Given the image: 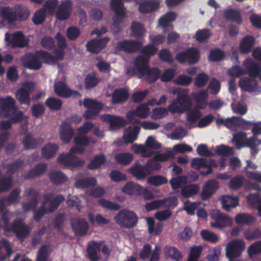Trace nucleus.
Segmentation results:
<instances>
[{"label":"nucleus","mask_w":261,"mask_h":261,"mask_svg":"<svg viewBox=\"0 0 261 261\" xmlns=\"http://www.w3.org/2000/svg\"><path fill=\"white\" fill-rule=\"evenodd\" d=\"M216 123L217 126L223 125L229 129L239 128L246 130L251 128L252 133L253 134L252 136H255V139L259 141L255 142V146L257 148L261 145V140L258 139L256 136L261 133V126L259 125L260 122L248 121L241 116H232L226 119L217 118L216 120Z\"/></svg>","instance_id":"nucleus-1"},{"label":"nucleus","mask_w":261,"mask_h":261,"mask_svg":"<svg viewBox=\"0 0 261 261\" xmlns=\"http://www.w3.org/2000/svg\"><path fill=\"white\" fill-rule=\"evenodd\" d=\"M173 94H176L177 97L173 100L168 106L169 111L172 114L181 113L185 110H189L192 106L191 98L187 92L179 88H177L173 91Z\"/></svg>","instance_id":"nucleus-2"},{"label":"nucleus","mask_w":261,"mask_h":261,"mask_svg":"<svg viewBox=\"0 0 261 261\" xmlns=\"http://www.w3.org/2000/svg\"><path fill=\"white\" fill-rule=\"evenodd\" d=\"M232 141L238 149L244 147H249L251 156H255L260 149L255 146V142H259L255 139V136L247 138V134L244 132L240 131L234 134Z\"/></svg>","instance_id":"nucleus-3"},{"label":"nucleus","mask_w":261,"mask_h":261,"mask_svg":"<svg viewBox=\"0 0 261 261\" xmlns=\"http://www.w3.org/2000/svg\"><path fill=\"white\" fill-rule=\"evenodd\" d=\"M114 219L119 225L125 228L134 227L138 222L137 215L134 211L125 208L120 210Z\"/></svg>","instance_id":"nucleus-4"},{"label":"nucleus","mask_w":261,"mask_h":261,"mask_svg":"<svg viewBox=\"0 0 261 261\" xmlns=\"http://www.w3.org/2000/svg\"><path fill=\"white\" fill-rule=\"evenodd\" d=\"M110 5L112 9L115 13V17L113 18V27L114 32L119 33L121 31L120 24L125 18V8L122 0H111Z\"/></svg>","instance_id":"nucleus-5"},{"label":"nucleus","mask_w":261,"mask_h":261,"mask_svg":"<svg viewBox=\"0 0 261 261\" xmlns=\"http://www.w3.org/2000/svg\"><path fill=\"white\" fill-rule=\"evenodd\" d=\"M199 59L200 53L195 47H190L186 51L179 52L175 56V60L181 64L185 63L189 65L195 64Z\"/></svg>","instance_id":"nucleus-6"},{"label":"nucleus","mask_w":261,"mask_h":261,"mask_svg":"<svg viewBox=\"0 0 261 261\" xmlns=\"http://www.w3.org/2000/svg\"><path fill=\"white\" fill-rule=\"evenodd\" d=\"M22 66L27 69L37 70L42 67L38 51L35 53H27L21 58Z\"/></svg>","instance_id":"nucleus-7"},{"label":"nucleus","mask_w":261,"mask_h":261,"mask_svg":"<svg viewBox=\"0 0 261 261\" xmlns=\"http://www.w3.org/2000/svg\"><path fill=\"white\" fill-rule=\"evenodd\" d=\"M5 40L13 48H23L28 44V39L21 31L14 33L11 35H9L8 33H6Z\"/></svg>","instance_id":"nucleus-8"},{"label":"nucleus","mask_w":261,"mask_h":261,"mask_svg":"<svg viewBox=\"0 0 261 261\" xmlns=\"http://www.w3.org/2000/svg\"><path fill=\"white\" fill-rule=\"evenodd\" d=\"M57 161L62 165L70 168L81 167L85 164L84 160H81L79 157L69 153L60 154Z\"/></svg>","instance_id":"nucleus-9"},{"label":"nucleus","mask_w":261,"mask_h":261,"mask_svg":"<svg viewBox=\"0 0 261 261\" xmlns=\"http://www.w3.org/2000/svg\"><path fill=\"white\" fill-rule=\"evenodd\" d=\"M53 194L52 193L44 194L43 196L42 204L46 206V204L49 203L48 207L46 208L49 214L53 213L57 210L61 203L65 199L64 196L61 194L58 195L53 198Z\"/></svg>","instance_id":"nucleus-10"},{"label":"nucleus","mask_w":261,"mask_h":261,"mask_svg":"<svg viewBox=\"0 0 261 261\" xmlns=\"http://www.w3.org/2000/svg\"><path fill=\"white\" fill-rule=\"evenodd\" d=\"M244 242L239 239L230 241L226 247V256L228 258L239 256L244 249Z\"/></svg>","instance_id":"nucleus-11"},{"label":"nucleus","mask_w":261,"mask_h":261,"mask_svg":"<svg viewBox=\"0 0 261 261\" xmlns=\"http://www.w3.org/2000/svg\"><path fill=\"white\" fill-rule=\"evenodd\" d=\"M142 46L140 41L133 40H123L118 42L116 49L119 51H123L126 53L131 54L140 50Z\"/></svg>","instance_id":"nucleus-12"},{"label":"nucleus","mask_w":261,"mask_h":261,"mask_svg":"<svg viewBox=\"0 0 261 261\" xmlns=\"http://www.w3.org/2000/svg\"><path fill=\"white\" fill-rule=\"evenodd\" d=\"M16 102L11 96L0 98V112L5 117L12 115L17 110Z\"/></svg>","instance_id":"nucleus-13"},{"label":"nucleus","mask_w":261,"mask_h":261,"mask_svg":"<svg viewBox=\"0 0 261 261\" xmlns=\"http://www.w3.org/2000/svg\"><path fill=\"white\" fill-rule=\"evenodd\" d=\"M219 188V183L215 179L207 180L203 185L200 193V197L202 200H205L214 195Z\"/></svg>","instance_id":"nucleus-14"},{"label":"nucleus","mask_w":261,"mask_h":261,"mask_svg":"<svg viewBox=\"0 0 261 261\" xmlns=\"http://www.w3.org/2000/svg\"><path fill=\"white\" fill-rule=\"evenodd\" d=\"M11 229L16 237L21 241H23L31 231L30 227L20 219L14 221Z\"/></svg>","instance_id":"nucleus-15"},{"label":"nucleus","mask_w":261,"mask_h":261,"mask_svg":"<svg viewBox=\"0 0 261 261\" xmlns=\"http://www.w3.org/2000/svg\"><path fill=\"white\" fill-rule=\"evenodd\" d=\"M54 90L57 95L65 98L71 97L76 98L81 96L79 92L69 89L65 84L60 81L55 84Z\"/></svg>","instance_id":"nucleus-16"},{"label":"nucleus","mask_w":261,"mask_h":261,"mask_svg":"<svg viewBox=\"0 0 261 261\" xmlns=\"http://www.w3.org/2000/svg\"><path fill=\"white\" fill-rule=\"evenodd\" d=\"M72 11V3L70 0L62 2L59 5L56 13V18L60 21L68 19Z\"/></svg>","instance_id":"nucleus-17"},{"label":"nucleus","mask_w":261,"mask_h":261,"mask_svg":"<svg viewBox=\"0 0 261 261\" xmlns=\"http://www.w3.org/2000/svg\"><path fill=\"white\" fill-rule=\"evenodd\" d=\"M243 66L246 74L251 77H258L261 74V64L255 62L251 59H247L243 62Z\"/></svg>","instance_id":"nucleus-18"},{"label":"nucleus","mask_w":261,"mask_h":261,"mask_svg":"<svg viewBox=\"0 0 261 261\" xmlns=\"http://www.w3.org/2000/svg\"><path fill=\"white\" fill-rule=\"evenodd\" d=\"M71 226L76 236L85 235L89 229V224L84 219L76 218L72 219L70 221Z\"/></svg>","instance_id":"nucleus-19"},{"label":"nucleus","mask_w":261,"mask_h":261,"mask_svg":"<svg viewBox=\"0 0 261 261\" xmlns=\"http://www.w3.org/2000/svg\"><path fill=\"white\" fill-rule=\"evenodd\" d=\"M109 40L110 39L108 37H105L99 39H91L88 41L86 43V46L87 50L89 52L97 54L106 47V44Z\"/></svg>","instance_id":"nucleus-20"},{"label":"nucleus","mask_w":261,"mask_h":261,"mask_svg":"<svg viewBox=\"0 0 261 261\" xmlns=\"http://www.w3.org/2000/svg\"><path fill=\"white\" fill-rule=\"evenodd\" d=\"M212 217L215 222L211 223V226L215 228H222L230 226L232 224L231 218L219 211L213 213Z\"/></svg>","instance_id":"nucleus-21"},{"label":"nucleus","mask_w":261,"mask_h":261,"mask_svg":"<svg viewBox=\"0 0 261 261\" xmlns=\"http://www.w3.org/2000/svg\"><path fill=\"white\" fill-rule=\"evenodd\" d=\"M102 242H97L92 241L87 245L86 249L87 257L91 261H99L101 257L99 256L98 253L100 251Z\"/></svg>","instance_id":"nucleus-22"},{"label":"nucleus","mask_w":261,"mask_h":261,"mask_svg":"<svg viewBox=\"0 0 261 261\" xmlns=\"http://www.w3.org/2000/svg\"><path fill=\"white\" fill-rule=\"evenodd\" d=\"M44 140L41 138H34L32 134H27L22 140V144L26 150L35 149L40 146L43 143Z\"/></svg>","instance_id":"nucleus-23"},{"label":"nucleus","mask_w":261,"mask_h":261,"mask_svg":"<svg viewBox=\"0 0 261 261\" xmlns=\"http://www.w3.org/2000/svg\"><path fill=\"white\" fill-rule=\"evenodd\" d=\"M191 167L197 170H200L202 168H206L205 171H200L202 175H208L212 173L213 169L211 164L208 163L206 159L196 158L192 160Z\"/></svg>","instance_id":"nucleus-24"},{"label":"nucleus","mask_w":261,"mask_h":261,"mask_svg":"<svg viewBox=\"0 0 261 261\" xmlns=\"http://www.w3.org/2000/svg\"><path fill=\"white\" fill-rule=\"evenodd\" d=\"M255 43V38L252 35L245 36L239 46L240 51L243 54H247L251 52Z\"/></svg>","instance_id":"nucleus-25"},{"label":"nucleus","mask_w":261,"mask_h":261,"mask_svg":"<svg viewBox=\"0 0 261 261\" xmlns=\"http://www.w3.org/2000/svg\"><path fill=\"white\" fill-rule=\"evenodd\" d=\"M27 196H32V199L28 202L22 203V207L25 212H28L31 210H35L38 203L39 197V192L34 189H30L27 194Z\"/></svg>","instance_id":"nucleus-26"},{"label":"nucleus","mask_w":261,"mask_h":261,"mask_svg":"<svg viewBox=\"0 0 261 261\" xmlns=\"http://www.w3.org/2000/svg\"><path fill=\"white\" fill-rule=\"evenodd\" d=\"M102 119L109 123L112 128H118L124 126L126 124L125 120L121 117L110 114H105L101 116Z\"/></svg>","instance_id":"nucleus-27"},{"label":"nucleus","mask_w":261,"mask_h":261,"mask_svg":"<svg viewBox=\"0 0 261 261\" xmlns=\"http://www.w3.org/2000/svg\"><path fill=\"white\" fill-rule=\"evenodd\" d=\"M239 85L243 91L253 92L257 88L258 82L253 78L244 77L240 80Z\"/></svg>","instance_id":"nucleus-28"},{"label":"nucleus","mask_w":261,"mask_h":261,"mask_svg":"<svg viewBox=\"0 0 261 261\" xmlns=\"http://www.w3.org/2000/svg\"><path fill=\"white\" fill-rule=\"evenodd\" d=\"M74 135V129L67 122H64L60 126V138L67 144L70 142Z\"/></svg>","instance_id":"nucleus-29"},{"label":"nucleus","mask_w":261,"mask_h":261,"mask_svg":"<svg viewBox=\"0 0 261 261\" xmlns=\"http://www.w3.org/2000/svg\"><path fill=\"white\" fill-rule=\"evenodd\" d=\"M140 127L133 125L127 127L124 132L123 139L126 144L133 143L138 138Z\"/></svg>","instance_id":"nucleus-30"},{"label":"nucleus","mask_w":261,"mask_h":261,"mask_svg":"<svg viewBox=\"0 0 261 261\" xmlns=\"http://www.w3.org/2000/svg\"><path fill=\"white\" fill-rule=\"evenodd\" d=\"M140 73L145 76L147 82L153 83L160 77L161 71L158 67H148Z\"/></svg>","instance_id":"nucleus-31"},{"label":"nucleus","mask_w":261,"mask_h":261,"mask_svg":"<svg viewBox=\"0 0 261 261\" xmlns=\"http://www.w3.org/2000/svg\"><path fill=\"white\" fill-rule=\"evenodd\" d=\"M159 3L153 0H144L139 6L138 10L142 14H148L156 10L159 7Z\"/></svg>","instance_id":"nucleus-32"},{"label":"nucleus","mask_w":261,"mask_h":261,"mask_svg":"<svg viewBox=\"0 0 261 261\" xmlns=\"http://www.w3.org/2000/svg\"><path fill=\"white\" fill-rule=\"evenodd\" d=\"M129 171L137 180L144 179L148 175L145 165H142L138 162L135 163Z\"/></svg>","instance_id":"nucleus-33"},{"label":"nucleus","mask_w":261,"mask_h":261,"mask_svg":"<svg viewBox=\"0 0 261 261\" xmlns=\"http://www.w3.org/2000/svg\"><path fill=\"white\" fill-rule=\"evenodd\" d=\"M144 189L139 185L133 181L127 182L122 188V191L128 195H141Z\"/></svg>","instance_id":"nucleus-34"},{"label":"nucleus","mask_w":261,"mask_h":261,"mask_svg":"<svg viewBox=\"0 0 261 261\" xmlns=\"http://www.w3.org/2000/svg\"><path fill=\"white\" fill-rule=\"evenodd\" d=\"M96 178L94 177H87L79 178L75 180L74 186L76 188L86 189L96 186Z\"/></svg>","instance_id":"nucleus-35"},{"label":"nucleus","mask_w":261,"mask_h":261,"mask_svg":"<svg viewBox=\"0 0 261 261\" xmlns=\"http://www.w3.org/2000/svg\"><path fill=\"white\" fill-rule=\"evenodd\" d=\"M129 96L127 91L124 89H116L112 96V100L113 104L122 103L127 100Z\"/></svg>","instance_id":"nucleus-36"},{"label":"nucleus","mask_w":261,"mask_h":261,"mask_svg":"<svg viewBox=\"0 0 261 261\" xmlns=\"http://www.w3.org/2000/svg\"><path fill=\"white\" fill-rule=\"evenodd\" d=\"M58 149L59 146L58 145L53 143H48L41 149L42 157L47 160L53 158L55 156Z\"/></svg>","instance_id":"nucleus-37"},{"label":"nucleus","mask_w":261,"mask_h":261,"mask_svg":"<svg viewBox=\"0 0 261 261\" xmlns=\"http://www.w3.org/2000/svg\"><path fill=\"white\" fill-rule=\"evenodd\" d=\"M222 207L226 211H229L231 208L239 205V198L230 195L223 196L221 199Z\"/></svg>","instance_id":"nucleus-38"},{"label":"nucleus","mask_w":261,"mask_h":261,"mask_svg":"<svg viewBox=\"0 0 261 261\" xmlns=\"http://www.w3.org/2000/svg\"><path fill=\"white\" fill-rule=\"evenodd\" d=\"M48 177L51 182L55 185L62 184L68 180L67 176L59 170L50 171Z\"/></svg>","instance_id":"nucleus-39"},{"label":"nucleus","mask_w":261,"mask_h":261,"mask_svg":"<svg viewBox=\"0 0 261 261\" xmlns=\"http://www.w3.org/2000/svg\"><path fill=\"white\" fill-rule=\"evenodd\" d=\"M47 167L45 163H39L24 175V178L29 179L43 175L46 172Z\"/></svg>","instance_id":"nucleus-40"},{"label":"nucleus","mask_w":261,"mask_h":261,"mask_svg":"<svg viewBox=\"0 0 261 261\" xmlns=\"http://www.w3.org/2000/svg\"><path fill=\"white\" fill-rule=\"evenodd\" d=\"M224 17L227 20L236 22L238 24H241L243 22L242 18L240 12L234 9H226L224 11Z\"/></svg>","instance_id":"nucleus-41"},{"label":"nucleus","mask_w":261,"mask_h":261,"mask_svg":"<svg viewBox=\"0 0 261 261\" xmlns=\"http://www.w3.org/2000/svg\"><path fill=\"white\" fill-rule=\"evenodd\" d=\"M1 12L3 18L7 20L9 24L14 22L17 19V13L16 10L13 8L3 7L1 9Z\"/></svg>","instance_id":"nucleus-42"},{"label":"nucleus","mask_w":261,"mask_h":261,"mask_svg":"<svg viewBox=\"0 0 261 261\" xmlns=\"http://www.w3.org/2000/svg\"><path fill=\"white\" fill-rule=\"evenodd\" d=\"M99 82L100 80L95 72L89 73L86 75L85 79V88L86 90H90L96 87Z\"/></svg>","instance_id":"nucleus-43"},{"label":"nucleus","mask_w":261,"mask_h":261,"mask_svg":"<svg viewBox=\"0 0 261 261\" xmlns=\"http://www.w3.org/2000/svg\"><path fill=\"white\" fill-rule=\"evenodd\" d=\"M199 191L198 185L190 184L181 189V195L185 198H189L197 194Z\"/></svg>","instance_id":"nucleus-44"},{"label":"nucleus","mask_w":261,"mask_h":261,"mask_svg":"<svg viewBox=\"0 0 261 261\" xmlns=\"http://www.w3.org/2000/svg\"><path fill=\"white\" fill-rule=\"evenodd\" d=\"M106 162V158L103 154L96 155L87 166L88 169L94 170L98 169Z\"/></svg>","instance_id":"nucleus-45"},{"label":"nucleus","mask_w":261,"mask_h":261,"mask_svg":"<svg viewBox=\"0 0 261 261\" xmlns=\"http://www.w3.org/2000/svg\"><path fill=\"white\" fill-rule=\"evenodd\" d=\"M16 97L21 105L29 106L31 102L30 93L24 88H19L16 93Z\"/></svg>","instance_id":"nucleus-46"},{"label":"nucleus","mask_w":261,"mask_h":261,"mask_svg":"<svg viewBox=\"0 0 261 261\" xmlns=\"http://www.w3.org/2000/svg\"><path fill=\"white\" fill-rule=\"evenodd\" d=\"M83 106L85 108L97 112V113H99V111L103 108V105L101 102L97 100L88 98H84Z\"/></svg>","instance_id":"nucleus-47"},{"label":"nucleus","mask_w":261,"mask_h":261,"mask_svg":"<svg viewBox=\"0 0 261 261\" xmlns=\"http://www.w3.org/2000/svg\"><path fill=\"white\" fill-rule=\"evenodd\" d=\"M247 199L251 205L257 208L258 215L261 217V195L258 194H250Z\"/></svg>","instance_id":"nucleus-48"},{"label":"nucleus","mask_w":261,"mask_h":261,"mask_svg":"<svg viewBox=\"0 0 261 261\" xmlns=\"http://www.w3.org/2000/svg\"><path fill=\"white\" fill-rule=\"evenodd\" d=\"M212 35L211 31L208 29L198 30L194 36V38L199 43L207 41Z\"/></svg>","instance_id":"nucleus-49"},{"label":"nucleus","mask_w":261,"mask_h":261,"mask_svg":"<svg viewBox=\"0 0 261 261\" xmlns=\"http://www.w3.org/2000/svg\"><path fill=\"white\" fill-rule=\"evenodd\" d=\"M116 161L122 165H127L133 160V155L129 152L116 153L114 155Z\"/></svg>","instance_id":"nucleus-50"},{"label":"nucleus","mask_w":261,"mask_h":261,"mask_svg":"<svg viewBox=\"0 0 261 261\" xmlns=\"http://www.w3.org/2000/svg\"><path fill=\"white\" fill-rule=\"evenodd\" d=\"M149 59L144 55L139 56L135 60V65L139 73L148 67Z\"/></svg>","instance_id":"nucleus-51"},{"label":"nucleus","mask_w":261,"mask_h":261,"mask_svg":"<svg viewBox=\"0 0 261 261\" xmlns=\"http://www.w3.org/2000/svg\"><path fill=\"white\" fill-rule=\"evenodd\" d=\"M165 254L166 256L176 260H178L182 257L181 252L176 248L172 246L165 247Z\"/></svg>","instance_id":"nucleus-52"},{"label":"nucleus","mask_w":261,"mask_h":261,"mask_svg":"<svg viewBox=\"0 0 261 261\" xmlns=\"http://www.w3.org/2000/svg\"><path fill=\"white\" fill-rule=\"evenodd\" d=\"M236 222L237 224L243 225H249L255 221V218L249 214H239L236 216Z\"/></svg>","instance_id":"nucleus-53"},{"label":"nucleus","mask_w":261,"mask_h":261,"mask_svg":"<svg viewBox=\"0 0 261 261\" xmlns=\"http://www.w3.org/2000/svg\"><path fill=\"white\" fill-rule=\"evenodd\" d=\"M175 19V14L173 12H170L160 17L159 19V24L163 29H165L169 26L170 22H173Z\"/></svg>","instance_id":"nucleus-54"},{"label":"nucleus","mask_w":261,"mask_h":261,"mask_svg":"<svg viewBox=\"0 0 261 261\" xmlns=\"http://www.w3.org/2000/svg\"><path fill=\"white\" fill-rule=\"evenodd\" d=\"M63 102L60 99L50 97L46 99L45 102V106L51 110H60L62 106Z\"/></svg>","instance_id":"nucleus-55"},{"label":"nucleus","mask_w":261,"mask_h":261,"mask_svg":"<svg viewBox=\"0 0 261 261\" xmlns=\"http://www.w3.org/2000/svg\"><path fill=\"white\" fill-rule=\"evenodd\" d=\"M46 16V10L44 8H41L35 13L32 18V21L35 25L42 24L45 21Z\"/></svg>","instance_id":"nucleus-56"},{"label":"nucleus","mask_w":261,"mask_h":261,"mask_svg":"<svg viewBox=\"0 0 261 261\" xmlns=\"http://www.w3.org/2000/svg\"><path fill=\"white\" fill-rule=\"evenodd\" d=\"M147 224L148 225V230L149 233L152 234L154 232L155 235H159L162 231V225L158 224L156 227L154 228L155 222L154 219L151 217L147 218Z\"/></svg>","instance_id":"nucleus-57"},{"label":"nucleus","mask_w":261,"mask_h":261,"mask_svg":"<svg viewBox=\"0 0 261 261\" xmlns=\"http://www.w3.org/2000/svg\"><path fill=\"white\" fill-rule=\"evenodd\" d=\"M244 237L248 241L258 239L261 238V228L257 227L253 229H248L244 232Z\"/></svg>","instance_id":"nucleus-58"},{"label":"nucleus","mask_w":261,"mask_h":261,"mask_svg":"<svg viewBox=\"0 0 261 261\" xmlns=\"http://www.w3.org/2000/svg\"><path fill=\"white\" fill-rule=\"evenodd\" d=\"M24 164V161L18 159L14 161L13 163L8 164L7 166V173L10 174V176L12 175L19 169Z\"/></svg>","instance_id":"nucleus-59"},{"label":"nucleus","mask_w":261,"mask_h":261,"mask_svg":"<svg viewBox=\"0 0 261 261\" xmlns=\"http://www.w3.org/2000/svg\"><path fill=\"white\" fill-rule=\"evenodd\" d=\"M247 253L250 258L261 254V240L251 244L247 249Z\"/></svg>","instance_id":"nucleus-60"},{"label":"nucleus","mask_w":261,"mask_h":261,"mask_svg":"<svg viewBox=\"0 0 261 261\" xmlns=\"http://www.w3.org/2000/svg\"><path fill=\"white\" fill-rule=\"evenodd\" d=\"M21 191L17 188L13 190L10 194L6 197L7 206H10L12 204H17L19 202Z\"/></svg>","instance_id":"nucleus-61"},{"label":"nucleus","mask_w":261,"mask_h":261,"mask_svg":"<svg viewBox=\"0 0 261 261\" xmlns=\"http://www.w3.org/2000/svg\"><path fill=\"white\" fill-rule=\"evenodd\" d=\"M12 186V176H3L0 178V193L9 191Z\"/></svg>","instance_id":"nucleus-62"},{"label":"nucleus","mask_w":261,"mask_h":261,"mask_svg":"<svg viewBox=\"0 0 261 261\" xmlns=\"http://www.w3.org/2000/svg\"><path fill=\"white\" fill-rule=\"evenodd\" d=\"M225 56L224 52L219 48L211 50L208 56V60L212 62L222 60Z\"/></svg>","instance_id":"nucleus-63"},{"label":"nucleus","mask_w":261,"mask_h":261,"mask_svg":"<svg viewBox=\"0 0 261 261\" xmlns=\"http://www.w3.org/2000/svg\"><path fill=\"white\" fill-rule=\"evenodd\" d=\"M74 141L76 146H81L82 147L83 146L88 145L90 142L93 144L96 143V141L95 140H92L91 138L85 136L75 137L74 138Z\"/></svg>","instance_id":"nucleus-64"}]
</instances>
